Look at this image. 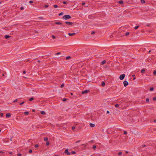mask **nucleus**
I'll list each match as a JSON object with an SVG mask.
<instances>
[{
    "mask_svg": "<svg viewBox=\"0 0 156 156\" xmlns=\"http://www.w3.org/2000/svg\"><path fill=\"white\" fill-rule=\"evenodd\" d=\"M71 18V17L69 15H64L63 16L62 18L65 20H67Z\"/></svg>",
    "mask_w": 156,
    "mask_h": 156,
    "instance_id": "nucleus-1",
    "label": "nucleus"
},
{
    "mask_svg": "<svg viewBox=\"0 0 156 156\" xmlns=\"http://www.w3.org/2000/svg\"><path fill=\"white\" fill-rule=\"evenodd\" d=\"M125 76L124 74H122L121 75L119 76L120 79L122 80H123L125 77Z\"/></svg>",
    "mask_w": 156,
    "mask_h": 156,
    "instance_id": "nucleus-2",
    "label": "nucleus"
},
{
    "mask_svg": "<svg viewBox=\"0 0 156 156\" xmlns=\"http://www.w3.org/2000/svg\"><path fill=\"white\" fill-rule=\"evenodd\" d=\"M123 84H124V86L125 87L128 85V83L127 81H124L123 82Z\"/></svg>",
    "mask_w": 156,
    "mask_h": 156,
    "instance_id": "nucleus-3",
    "label": "nucleus"
},
{
    "mask_svg": "<svg viewBox=\"0 0 156 156\" xmlns=\"http://www.w3.org/2000/svg\"><path fill=\"white\" fill-rule=\"evenodd\" d=\"M89 90H85L84 91H82V94H85L89 92Z\"/></svg>",
    "mask_w": 156,
    "mask_h": 156,
    "instance_id": "nucleus-4",
    "label": "nucleus"
},
{
    "mask_svg": "<svg viewBox=\"0 0 156 156\" xmlns=\"http://www.w3.org/2000/svg\"><path fill=\"white\" fill-rule=\"evenodd\" d=\"M65 152L68 155H69L71 154L68 151V149H67L65 150Z\"/></svg>",
    "mask_w": 156,
    "mask_h": 156,
    "instance_id": "nucleus-5",
    "label": "nucleus"
},
{
    "mask_svg": "<svg viewBox=\"0 0 156 156\" xmlns=\"http://www.w3.org/2000/svg\"><path fill=\"white\" fill-rule=\"evenodd\" d=\"M65 23L67 25H71L73 24V23L70 22H66Z\"/></svg>",
    "mask_w": 156,
    "mask_h": 156,
    "instance_id": "nucleus-6",
    "label": "nucleus"
},
{
    "mask_svg": "<svg viewBox=\"0 0 156 156\" xmlns=\"http://www.w3.org/2000/svg\"><path fill=\"white\" fill-rule=\"evenodd\" d=\"M6 116L7 118H9L11 116L10 114L9 113L7 114L6 115Z\"/></svg>",
    "mask_w": 156,
    "mask_h": 156,
    "instance_id": "nucleus-7",
    "label": "nucleus"
},
{
    "mask_svg": "<svg viewBox=\"0 0 156 156\" xmlns=\"http://www.w3.org/2000/svg\"><path fill=\"white\" fill-rule=\"evenodd\" d=\"M55 24H57V25H61V24H62V25L64 26V25H62V23H60V22H55Z\"/></svg>",
    "mask_w": 156,
    "mask_h": 156,
    "instance_id": "nucleus-8",
    "label": "nucleus"
},
{
    "mask_svg": "<svg viewBox=\"0 0 156 156\" xmlns=\"http://www.w3.org/2000/svg\"><path fill=\"white\" fill-rule=\"evenodd\" d=\"M68 35L69 36H72L75 35V33H68Z\"/></svg>",
    "mask_w": 156,
    "mask_h": 156,
    "instance_id": "nucleus-9",
    "label": "nucleus"
},
{
    "mask_svg": "<svg viewBox=\"0 0 156 156\" xmlns=\"http://www.w3.org/2000/svg\"><path fill=\"white\" fill-rule=\"evenodd\" d=\"M90 126L92 127H93L95 126V125H94V124H92V123H90Z\"/></svg>",
    "mask_w": 156,
    "mask_h": 156,
    "instance_id": "nucleus-10",
    "label": "nucleus"
},
{
    "mask_svg": "<svg viewBox=\"0 0 156 156\" xmlns=\"http://www.w3.org/2000/svg\"><path fill=\"white\" fill-rule=\"evenodd\" d=\"M106 61L105 60H104L102 62H101V65H104V64H105V63H106Z\"/></svg>",
    "mask_w": 156,
    "mask_h": 156,
    "instance_id": "nucleus-11",
    "label": "nucleus"
},
{
    "mask_svg": "<svg viewBox=\"0 0 156 156\" xmlns=\"http://www.w3.org/2000/svg\"><path fill=\"white\" fill-rule=\"evenodd\" d=\"M10 37V36L8 35H6L5 36V38L7 39L9 38Z\"/></svg>",
    "mask_w": 156,
    "mask_h": 156,
    "instance_id": "nucleus-12",
    "label": "nucleus"
},
{
    "mask_svg": "<svg viewBox=\"0 0 156 156\" xmlns=\"http://www.w3.org/2000/svg\"><path fill=\"white\" fill-rule=\"evenodd\" d=\"M41 114L44 115V114H45V112L44 111H41Z\"/></svg>",
    "mask_w": 156,
    "mask_h": 156,
    "instance_id": "nucleus-13",
    "label": "nucleus"
},
{
    "mask_svg": "<svg viewBox=\"0 0 156 156\" xmlns=\"http://www.w3.org/2000/svg\"><path fill=\"white\" fill-rule=\"evenodd\" d=\"M44 141H47L48 140V138L47 137H45L44 138Z\"/></svg>",
    "mask_w": 156,
    "mask_h": 156,
    "instance_id": "nucleus-14",
    "label": "nucleus"
},
{
    "mask_svg": "<svg viewBox=\"0 0 156 156\" xmlns=\"http://www.w3.org/2000/svg\"><path fill=\"white\" fill-rule=\"evenodd\" d=\"M129 32H126V33H125V35L127 36H128V35H129Z\"/></svg>",
    "mask_w": 156,
    "mask_h": 156,
    "instance_id": "nucleus-15",
    "label": "nucleus"
},
{
    "mask_svg": "<svg viewBox=\"0 0 156 156\" xmlns=\"http://www.w3.org/2000/svg\"><path fill=\"white\" fill-rule=\"evenodd\" d=\"M105 83L104 82H103L101 83V85L103 87L105 86Z\"/></svg>",
    "mask_w": 156,
    "mask_h": 156,
    "instance_id": "nucleus-16",
    "label": "nucleus"
},
{
    "mask_svg": "<svg viewBox=\"0 0 156 156\" xmlns=\"http://www.w3.org/2000/svg\"><path fill=\"white\" fill-rule=\"evenodd\" d=\"M29 114V112H24V114L27 115H28Z\"/></svg>",
    "mask_w": 156,
    "mask_h": 156,
    "instance_id": "nucleus-17",
    "label": "nucleus"
},
{
    "mask_svg": "<svg viewBox=\"0 0 156 156\" xmlns=\"http://www.w3.org/2000/svg\"><path fill=\"white\" fill-rule=\"evenodd\" d=\"M53 7L54 8H57L58 7V6L56 5H53Z\"/></svg>",
    "mask_w": 156,
    "mask_h": 156,
    "instance_id": "nucleus-18",
    "label": "nucleus"
},
{
    "mask_svg": "<svg viewBox=\"0 0 156 156\" xmlns=\"http://www.w3.org/2000/svg\"><path fill=\"white\" fill-rule=\"evenodd\" d=\"M119 4H122L123 3V1H122V0L120 1H119Z\"/></svg>",
    "mask_w": 156,
    "mask_h": 156,
    "instance_id": "nucleus-19",
    "label": "nucleus"
},
{
    "mask_svg": "<svg viewBox=\"0 0 156 156\" xmlns=\"http://www.w3.org/2000/svg\"><path fill=\"white\" fill-rule=\"evenodd\" d=\"M154 90V88L153 87H151L150 89V91H152Z\"/></svg>",
    "mask_w": 156,
    "mask_h": 156,
    "instance_id": "nucleus-20",
    "label": "nucleus"
},
{
    "mask_svg": "<svg viewBox=\"0 0 156 156\" xmlns=\"http://www.w3.org/2000/svg\"><path fill=\"white\" fill-rule=\"evenodd\" d=\"M139 27V26H136V27H134V28L135 29H137Z\"/></svg>",
    "mask_w": 156,
    "mask_h": 156,
    "instance_id": "nucleus-21",
    "label": "nucleus"
},
{
    "mask_svg": "<svg viewBox=\"0 0 156 156\" xmlns=\"http://www.w3.org/2000/svg\"><path fill=\"white\" fill-rule=\"evenodd\" d=\"M119 104H116L115 105V107L116 108H118L119 107Z\"/></svg>",
    "mask_w": 156,
    "mask_h": 156,
    "instance_id": "nucleus-22",
    "label": "nucleus"
},
{
    "mask_svg": "<svg viewBox=\"0 0 156 156\" xmlns=\"http://www.w3.org/2000/svg\"><path fill=\"white\" fill-rule=\"evenodd\" d=\"M145 71V70L144 69H142L141 70V72L142 73H144Z\"/></svg>",
    "mask_w": 156,
    "mask_h": 156,
    "instance_id": "nucleus-23",
    "label": "nucleus"
},
{
    "mask_svg": "<svg viewBox=\"0 0 156 156\" xmlns=\"http://www.w3.org/2000/svg\"><path fill=\"white\" fill-rule=\"evenodd\" d=\"M141 2L142 3H144L145 2L144 0H141Z\"/></svg>",
    "mask_w": 156,
    "mask_h": 156,
    "instance_id": "nucleus-24",
    "label": "nucleus"
},
{
    "mask_svg": "<svg viewBox=\"0 0 156 156\" xmlns=\"http://www.w3.org/2000/svg\"><path fill=\"white\" fill-rule=\"evenodd\" d=\"M49 141H47L46 143V145L47 146H48L49 144Z\"/></svg>",
    "mask_w": 156,
    "mask_h": 156,
    "instance_id": "nucleus-25",
    "label": "nucleus"
},
{
    "mask_svg": "<svg viewBox=\"0 0 156 156\" xmlns=\"http://www.w3.org/2000/svg\"><path fill=\"white\" fill-rule=\"evenodd\" d=\"M146 101L147 102H148L149 101V98H147L146 99Z\"/></svg>",
    "mask_w": 156,
    "mask_h": 156,
    "instance_id": "nucleus-26",
    "label": "nucleus"
},
{
    "mask_svg": "<svg viewBox=\"0 0 156 156\" xmlns=\"http://www.w3.org/2000/svg\"><path fill=\"white\" fill-rule=\"evenodd\" d=\"M153 74L154 75H156V71L154 70V73H153Z\"/></svg>",
    "mask_w": 156,
    "mask_h": 156,
    "instance_id": "nucleus-27",
    "label": "nucleus"
},
{
    "mask_svg": "<svg viewBox=\"0 0 156 156\" xmlns=\"http://www.w3.org/2000/svg\"><path fill=\"white\" fill-rule=\"evenodd\" d=\"M34 100V98L32 97L30 98L29 99L30 101H32V100Z\"/></svg>",
    "mask_w": 156,
    "mask_h": 156,
    "instance_id": "nucleus-28",
    "label": "nucleus"
},
{
    "mask_svg": "<svg viewBox=\"0 0 156 156\" xmlns=\"http://www.w3.org/2000/svg\"><path fill=\"white\" fill-rule=\"evenodd\" d=\"M71 154H76V152L74 151H72L71 152Z\"/></svg>",
    "mask_w": 156,
    "mask_h": 156,
    "instance_id": "nucleus-29",
    "label": "nucleus"
},
{
    "mask_svg": "<svg viewBox=\"0 0 156 156\" xmlns=\"http://www.w3.org/2000/svg\"><path fill=\"white\" fill-rule=\"evenodd\" d=\"M60 54H61L60 52H58V53H56L55 54V55H58Z\"/></svg>",
    "mask_w": 156,
    "mask_h": 156,
    "instance_id": "nucleus-30",
    "label": "nucleus"
},
{
    "mask_svg": "<svg viewBox=\"0 0 156 156\" xmlns=\"http://www.w3.org/2000/svg\"><path fill=\"white\" fill-rule=\"evenodd\" d=\"M17 101H18L17 99H16L13 101V102L14 103H15V102H16Z\"/></svg>",
    "mask_w": 156,
    "mask_h": 156,
    "instance_id": "nucleus-31",
    "label": "nucleus"
},
{
    "mask_svg": "<svg viewBox=\"0 0 156 156\" xmlns=\"http://www.w3.org/2000/svg\"><path fill=\"white\" fill-rule=\"evenodd\" d=\"M63 12H61L59 14V16H61V15H63Z\"/></svg>",
    "mask_w": 156,
    "mask_h": 156,
    "instance_id": "nucleus-32",
    "label": "nucleus"
},
{
    "mask_svg": "<svg viewBox=\"0 0 156 156\" xmlns=\"http://www.w3.org/2000/svg\"><path fill=\"white\" fill-rule=\"evenodd\" d=\"M52 37L54 39L55 38V36L53 35H52Z\"/></svg>",
    "mask_w": 156,
    "mask_h": 156,
    "instance_id": "nucleus-33",
    "label": "nucleus"
},
{
    "mask_svg": "<svg viewBox=\"0 0 156 156\" xmlns=\"http://www.w3.org/2000/svg\"><path fill=\"white\" fill-rule=\"evenodd\" d=\"M38 147V144H36L35 145V147L36 148Z\"/></svg>",
    "mask_w": 156,
    "mask_h": 156,
    "instance_id": "nucleus-34",
    "label": "nucleus"
},
{
    "mask_svg": "<svg viewBox=\"0 0 156 156\" xmlns=\"http://www.w3.org/2000/svg\"><path fill=\"white\" fill-rule=\"evenodd\" d=\"M70 58V56H68L66 57V59H67V60L68 59Z\"/></svg>",
    "mask_w": 156,
    "mask_h": 156,
    "instance_id": "nucleus-35",
    "label": "nucleus"
},
{
    "mask_svg": "<svg viewBox=\"0 0 156 156\" xmlns=\"http://www.w3.org/2000/svg\"><path fill=\"white\" fill-rule=\"evenodd\" d=\"M96 148V146L95 145H94L93 146V148L94 149H95Z\"/></svg>",
    "mask_w": 156,
    "mask_h": 156,
    "instance_id": "nucleus-36",
    "label": "nucleus"
},
{
    "mask_svg": "<svg viewBox=\"0 0 156 156\" xmlns=\"http://www.w3.org/2000/svg\"><path fill=\"white\" fill-rule=\"evenodd\" d=\"M153 100L154 101H155L156 100V97H154L153 98Z\"/></svg>",
    "mask_w": 156,
    "mask_h": 156,
    "instance_id": "nucleus-37",
    "label": "nucleus"
},
{
    "mask_svg": "<svg viewBox=\"0 0 156 156\" xmlns=\"http://www.w3.org/2000/svg\"><path fill=\"white\" fill-rule=\"evenodd\" d=\"M18 156H22V155L21 154L19 153L17 154Z\"/></svg>",
    "mask_w": 156,
    "mask_h": 156,
    "instance_id": "nucleus-38",
    "label": "nucleus"
},
{
    "mask_svg": "<svg viewBox=\"0 0 156 156\" xmlns=\"http://www.w3.org/2000/svg\"><path fill=\"white\" fill-rule=\"evenodd\" d=\"M24 103V102L23 101V102H22L21 103H20V105H22V104H23Z\"/></svg>",
    "mask_w": 156,
    "mask_h": 156,
    "instance_id": "nucleus-39",
    "label": "nucleus"
},
{
    "mask_svg": "<svg viewBox=\"0 0 156 156\" xmlns=\"http://www.w3.org/2000/svg\"><path fill=\"white\" fill-rule=\"evenodd\" d=\"M75 129V126H73L72 127V129L73 130H74Z\"/></svg>",
    "mask_w": 156,
    "mask_h": 156,
    "instance_id": "nucleus-40",
    "label": "nucleus"
},
{
    "mask_svg": "<svg viewBox=\"0 0 156 156\" xmlns=\"http://www.w3.org/2000/svg\"><path fill=\"white\" fill-rule=\"evenodd\" d=\"M95 32L94 31H92L91 33V34H95Z\"/></svg>",
    "mask_w": 156,
    "mask_h": 156,
    "instance_id": "nucleus-41",
    "label": "nucleus"
},
{
    "mask_svg": "<svg viewBox=\"0 0 156 156\" xmlns=\"http://www.w3.org/2000/svg\"><path fill=\"white\" fill-rule=\"evenodd\" d=\"M66 98H63V101H66Z\"/></svg>",
    "mask_w": 156,
    "mask_h": 156,
    "instance_id": "nucleus-42",
    "label": "nucleus"
},
{
    "mask_svg": "<svg viewBox=\"0 0 156 156\" xmlns=\"http://www.w3.org/2000/svg\"><path fill=\"white\" fill-rule=\"evenodd\" d=\"M63 3L64 4H66L67 3V2L66 1H63Z\"/></svg>",
    "mask_w": 156,
    "mask_h": 156,
    "instance_id": "nucleus-43",
    "label": "nucleus"
},
{
    "mask_svg": "<svg viewBox=\"0 0 156 156\" xmlns=\"http://www.w3.org/2000/svg\"><path fill=\"white\" fill-rule=\"evenodd\" d=\"M32 152V150H30L29 151V153H31Z\"/></svg>",
    "mask_w": 156,
    "mask_h": 156,
    "instance_id": "nucleus-44",
    "label": "nucleus"
},
{
    "mask_svg": "<svg viewBox=\"0 0 156 156\" xmlns=\"http://www.w3.org/2000/svg\"><path fill=\"white\" fill-rule=\"evenodd\" d=\"M49 7V5H45L44 6V7H45V8H47V7Z\"/></svg>",
    "mask_w": 156,
    "mask_h": 156,
    "instance_id": "nucleus-45",
    "label": "nucleus"
},
{
    "mask_svg": "<svg viewBox=\"0 0 156 156\" xmlns=\"http://www.w3.org/2000/svg\"><path fill=\"white\" fill-rule=\"evenodd\" d=\"M122 154V152H119L118 153V155H121Z\"/></svg>",
    "mask_w": 156,
    "mask_h": 156,
    "instance_id": "nucleus-46",
    "label": "nucleus"
},
{
    "mask_svg": "<svg viewBox=\"0 0 156 156\" xmlns=\"http://www.w3.org/2000/svg\"><path fill=\"white\" fill-rule=\"evenodd\" d=\"M64 86V84H62L61 85V87H63Z\"/></svg>",
    "mask_w": 156,
    "mask_h": 156,
    "instance_id": "nucleus-47",
    "label": "nucleus"
},
{
    "mask_svg": "<svg viewBox=\"0 0 156 156\" xmlns=\"http://www.w3.org/2000/svg\"><path fill=\"white\" fill-rule=\"evenodd\" d=\"M29 3H33V1H29Z\"/></svg>",
    "mask_w": 156,
    "mask_h": 156,
    "instance_id": "nucleus-48",
    "label": "nucleus"
},
{
    "mask_svg": "<svg viewBox=\"0 0 156 156\" xmlns=\"http://www.w3.org/2000/svg\"><path fill=\"white\" fill-rule=\"evenodd\" d=\"M39 18L40 19H42L43 18L42 17H39Z\"/></svg>",
    "mask_w": 156,
    "mask_h": 156,
    "instance_id": "nucleus-49",
    "label": "nucleus"
},
{
    "mask_svg": "<svg viewBox=\"0 0 156 156\" xmlns=\"http://www.w3.org/2000/svg\"><path fill=\"white\" fill-rule=\"evenodd\" d=\"M127 132H126V131H124V134H127Z\"/></svg>",
    "mask_w": 156,
    "mask_h": 156,
    "instance_id": "nucleus-50",
    "label": "nucleus"
},
{
    "mask_svg": "<svg viewBox=\"0 0 156 156\" xmlns=\"http://www.w3.org/2000/svg\"><path fill=\"white\" fill-rule=\"evenodd\" d=\"M80 141V140H78L76 142V143H79Z\"/></svg>",
    "mask_w": 156,
    "mask_h": 156,
    "instance_id": "nucleus-51",
    "label": "nucleus"
},
{
    "mask_svg": "<svg viewBox=\"0 0 156 156\" xmlns=\"http://www.w3.org/2000/svg\"><path fill=\"white\" fill-rule=\"evenodd\" d=\"M85 3L84 2H83L82 3V5H85Z\"/></svg>",
    "mask_w": 156,
    "mask_h": 156,
    "instance_id": "nucleus-52",
    "label": "nucleus"
},
{
    "mask_svg": "<svg viewBox=\"0 0 156 156\" xmlns=\"http://www.w3.org/2000/svg\"><path fill=\"white\" fill-rule=\"evenodd\" d=\"M20 9H21V10L23 9V7H21V8H20Z\"/></svg>",
    "mask_w": 156,
    "mask_h": 156,
    "instance_id": "nucleus-53",
    "label": "nucleus"
},
{
    "mask_svg": "<svg viewBox=\"0 0 156 156\" xmlns=\"http://www.w3.org/2000/svg\"><path fill=\"white\" fill-rule=\"evenodd\" d=\"M3 115V114H2V113H1V114H0V116H1V117Z\"/></svg>",
    "mask_w": 156,
    "mask_h": 156,
    "instance_id": "nucleus-54",
    "label": "nucleus"
},
{
    "mask_svg": "<svg viewBox=\"0 0 156 156\" xmlns=\"http://www.w3.org/2000/svg\"><path fill=\"white\" fill-rule=\"evenodd\" d=\"M12 152H9V154H12Z\"/></svg>",
    "mask_w": 156,
    "mask_h": 156,
    "instance_id": "nucleus-55",
    "label": "nucleus"
},
{
    "mask_svg": "<svg viewBox=\"0 0 156 156\" xmlns=\"http://www.w3.org/2000/svg\"><path fill=\"white\" fill-rule=\"evenodd\" d=\"M0 153H3V152L2 151H0Z\"/></svg>",
    "mask_w": 156,
    "mask_h": 156,
    "instance_id": "nucleus-56",
    "label": "nucleus"
},
{
    "mask_svg": "<svg viewBox=\"0 0 156 156\" xmlns=\"http://www.w3.org/2000/svg\"><path fill=\"white\" fill-rule=\"evenodd\" d=\"M25 73H26V71H23V73L24 74H25Z\"/></svg>",
    "mask_w": 156,
    "mask_h": 156,
    "instance_id": "nucleus-57",
    "label": "nucleus"
},
{
    "mask_svg": "<svg viewBox=\"0 0 156 156\" xmlns=\"http://www.w3.org/2000/svg\"><path fill=\"white\" fill-rule=\"evenodd\" d=\"M104 67L105 68H107L108 66H105Z\"/></svg>",
    "mask_w": 156,
    "mask_h": 156,
    "instance_id": "nucleus-58",
    "label": "nucleus"
},
{
    "mask_svg": "<svg viewBox=\"0 0 156 156\" xmlns=\"http://www.w3.org/2000/svg\"><path fill=\"white\" fill-rule=\"evenodd\" d=\"M107 113H108V114L109 113V111H107Z\"/></svg>",
    "mask_w": 156,
    "mask_h": 156,
    "instance_id": "nucleus-59",
    "label": "nucleus"
},
{
    "mask_svg": "<svg viewBox=\"0 0 156 156\" xmlns=\"http://www.w3.org/2000/svg\"><path fill=\"white\" fill-rule=\"evenodd\" d=\"M154 122H156V119H154Z\"/></svg>",
    "mask_w": 156,
    "mask_h": 156,
    "instance_id": "nucleus-60",
    "label": "nucleus"
},
{
    "mask_svg": "<svg viewBox=\"0 0 156 156\" xmlns=\"http://www.w3.org/2000/svg\"><path fill=\"white\" fill-rule=\"evenodd\" d=\"M90 142H91V143H93V140H91V141H90Z\"/></svg>",
    "mask_w": 156,
    "mask_h": 156,
    "instance_id": "nucleus-61",
    "label": "nucleus"
},
{
    "mask_svg": "<svg viewBox=\"0 0 156 156\" xmlns=\"http://www.w3.org/2000/svg\"><path fill=\"white\" fill-rule=\"evenodd\" d=\"M151 50H150L149 51V52H151Z\"/></svg>",
    "mask_w": 156,
    "mask_h": 156,
    "instance_id": "nucleus-62",
    "label": "nucleus"
},
{
    "mask_svg": "<svg viewBox=\"0 0 156 156\" xmlns=\"http://www.w3.org/2000/svg\"><path fill=\"white\" fill-rule=\"evenodd\" d=\"M126 152L127 153H128V152L127 151H126Z\"/></svg>",
    "mask_w": 156,
    "mask_h": 156,
    "instance_id": "nucleus-63",
    "label": "nucleus"
},
{
    "mask_svg": "<svg viewBox=\"0 0 156 156\" xmlns=\"http://www.w3.org/2000/svg\"><path fill=\"white\" fill-rule=\"evenodd\" d=\"M53 156H58V155H54Z\"/></svg>",
    "mask_w": 156,
    "mask_h": 156,
    "instance_id": "nucleus-64",
    "label": "nucleus"
}]
</instances>
